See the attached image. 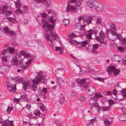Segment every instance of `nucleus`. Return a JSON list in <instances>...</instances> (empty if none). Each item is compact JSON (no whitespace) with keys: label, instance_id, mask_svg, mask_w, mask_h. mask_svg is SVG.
Wrapping results in <instances>:
<instances>
[{"label":"nucleus","instance_id":"nucleus-1","mask_svg":"<svg viewBox=\"0 0 126 126\" xmlns=\"http://www.w3.org/2000/svg\"><path fill=\"white\" fill-rule=\"evenodd\" d=\"M47 19L53 24H49L46 22L43 25L42 27L44 31H46L45 33L46 39L52 45L53 42L56 40V39L58 38V37L57 34L53 31L54 27V24L57 18L55 15L53 14L52 16L48 17Z\"/></svg>","mask_w":126,"mask_h":126},{"label":"nucleus","instance_id":"nucleus-2","mask_svg":"<svg viewBox=\"0 0 126 126\" xmlns=\"http://www.w3.org/2000/svg\"><path fill=\"white\" fill-rule=\"evenodd\" d=\"M37 77L32 80V81L33 84L30 86V89L34 91V92L37 88L36 85L35 84H37L41 81V79H44L45 78L44 75L41 71L37 73Z\"/></svg>","mask_w":126,"mask_h":126},{"label":"nucleus","instance_id":"nucleus-3","mask_svg":"<svg viewBox=\"0 0 126 126\" xmlns=\"http://www.w3.org/2000/svg\"><path fill=\"white\" fill-rule=\"evenodd\" d=\"M101 93L96 94L94 97H91L90 98V102L91 105L94 106V107H98L99 105L97 103L95 100V98H97L101 97Z\"/></svg>","mask_w":126,"mask_h":126},{"label":"nucleus","instance_id":"nucleus-4","mask_svg":"<svg viewBox=\"0 0 126 126\" xmlns=\"http://www.w3.org/2000/svg\"><path fill=\"white\" fill-rule=\"evenodd\" d=\"M107 71L109 74H111L113 73L115 75L118 74L120 72L119 69H117L114 66H111L108 67Z\"/></svg>","mask_w":126,"mask_h":126},{"label":"nucleus","instance_id":"nucleus-5","mask_svg":"<svg viewBox=\"0 0 126 126\" xmlns=\"http://www.w3.org/2000/svg\"><path fill=\"white\" fill-rule=\"evenodd\" d=\"M98 3H99V2L95 0H90L87 1L89 7L93 9L95 8Z\"/></svg>","mask_w":126,"mask_h":126},{"label":"nucleus","instance_id":"nucleus-6","mask_svg":"<svg viewBox=\"0 0 126 126\" xmlns=\"http://www.w3.org/2000/svg\"><path fill=\"white\" fill-rule=\"evenodd\" d=\"M7 87V90L13 92H15L16 88V85H11L9 83H7L6 85Z\"/></svg>","mask_w":126,"mask_h":126},{"label":"nucleus","instance_id":"nucleus-7","mask_svg":"<svg viewBox=\"0 0 126 126\" xmlns=\"http://www.w3.org/2000/svg\"><path fill=\"white\" fill-rule=\"evenodd\" d=\"M88 42L87 41H84L81 42H78V47H84L86 46H88Z\"/></svg>","mask_w":126,"mask_h":126},{"label":"nucleus","instance_id":"nucleus-8","mask_svg":"<svg viewBox=\"0 0 126 126\" xmlns=\"http://www.w3.org/2000/svg\"><path fill=\"white\" fill-rule=\"evenodd\" d=\"M76 8L75 7L72 5L68 4L66 7V10L68 12H74Z\"/></svg>","mask_w":126,"mask_h":126},{"label":"nucleus","instance_id":"nucleus-9","mask_svg":"<svg viewBox=\"0 0 126 126\" xmlns=\"http://www.w3.org/2000/svg\"><path fill=\"white\" fill-rule=\"evenodd\" d=\"M3 32L6 34H10L11 35H15V33L12 31H10L9 29L7 27H5L4 28L3 30Z\"/></svg>","mask_w":126,"mask_h":126},{"label":"nucleus","instance_id":"nucleus-10","mask_svg":"<svg viewBox=\"0 0 126 126\" xmlns=\"http://www.w3.org/2000/svg\"><path fill=\"white\" fill-rule=\"evenodd\" d=\"M13 121H10L6 120L4 121L2 125L3 126H13Z\"/></svg>","mask_w":126,"mask_h":126},{"label":"nucleus","instance_id":"nucleus-11","mask_svg":"<svg viewBox=\"0 0 126 126\" xmlns=\"http://www.w3.org/2000/svg\"><path fill=\"white\" fill-rule=\"evenodd\" d=\"M94 16H89L87 17H85L83 19L84 21L87 23L88 25L90 24L91 23V21L92 20Z\"/></svg>","mask_w":126,"mask_h":126},{"label":"nucleus","instance_id":"nucleus-12","mask_svg":"<svg viewBox=\"0 0 126 126\" xmlns=\"http://www.w3.org/2000/svg\"><path fill=\"white\" fill-rule=\"evenodd\" d=\"M103 5L99 2V3H98V4L97 5L95 9L98 12H101L103 10Z\"/></svg>","mask_w":126,"mask_h":126},{"label":"nucleus","instance_id":"nucleus-13","mask_svg":"<svg viewBox=\"0 0 126 126\" xmlns=\"http://www.w3.org/2000/svg\"><path fill=\"white\" fill-rule=\"evenodd\" d=\"M30 83V82L28 80H26L23 81L22 83L23 85V90L25 91L27 89V88L28 87Z\"/></svg>","mask_w":126,"mask_h":126},{"label":"nucleus","instance_id":"nucleus-14","mask_svg":"<svg viewBox=\"0 0 126 126\" xmlns=\"http://www.w3.org/2000/svg\"><path fill=\"white\" fill-rule=\"evenodd\" d=\"M19 54H18V56H20V55H22L24 57L29 58L30 57V55L28 53H26L24 51L22 50L20 51Z\"/></svg>","mask_w":126,"mask_h":126},{"label":"nucleus","instance_id":"nucleus-15","mask_svg":"<svg viewBox=\"0 0 126 126\" xmlns=\"http://www.w3.org/2000/svg\"><path fill=\"white\" fill-rule=\"evenodd\" d=\"M40 3H43L46 7L48 8L50 4V2L49 1H47L46 0H41Z\"/></svg>","mask_w":126,"mask_h":126},{"label":"nucleus","instance_id":"nucleus-16","mask_svg":"<svg viewBox=\"0 0 126 126\" xmlns=\"http://www.w3.org/2000/svg\"><path fill=\"white\" fill-rule=\"evenodd\" d=\"M89 88L90 89L88 90V92L90 95H92L95 94V89L93 87L90 86Z\"/></svg>","mask_w":126,"mask_h":126},{"label":"nucleus","instance_id":"nucleus-17","mask_svg":"<svg viewBox=\"0 0 126 126\" xmlns=\"http://www.w3.org/2000/svg\"><path fill=\"white\" fill-rule=\"evenodd\" d=\"M118 117L120 121H123L126 120V116L123 114L119 115Z\"/></svg>","mask_w":126,"mask_h":126},{"label":"nucleus","instance_id":"nucleus-18","mask_svg":"<svg viewBox=\"0 0 126 126\" xmlns=\"http://www.w3.org/2000/svg\"><path fill=\"white\" fill-rule=\"evenodd\" d=\"M32 60L30 59L26 63V66L25 65H22L21 67V68H22L23 70H25L26 68V66L30 64L32 62Z\"/></svg>","mask_w":126,"mask_h":126},{"label":"nucleus","instance_id":"nucleus-19","mask_svg":"<svg viewBox=\"0 0 126 126\" xmlns=\"http://www.w3.org/2000/svg\"><path fill=\"white\" fill-rule=\"evenodd\" d=\"M12 62L13 63L16 65H17L18 64V62L16 58L14 57L12 58Z\"/></svg>","mask_w":126,"mask_h":126},{"label":"nucleus","instance_id":"nucleus-20","mask_svg":"<svg viewBox=\"0 0 126 126\" xmlns=\"http://www.w3.org/2000/svg\"><path fill=\"white\" fill-rule=\"evenodd\" d=\"M57 81L58 83L59 86L61 87L63 86L62 84L63 83V80L60 78H56Z\"/></svg>","mask_w":126,"mask_h":126},{"label":"nucleus","instance_id":"nucleus-21","mask_svg":"<svg viewBox=\"0 0 126 126\" xmlns=\"http://www.w3.org/2000/svg\"><path fill=\"white\" fill-rule=\"evenodd\" d=\"M51 13V10H48L47 12H46L43 13L42 15V17H46L47 16V14H50Z\"/></svg>","mask_w":126,"mask_h":126},{"label":"nucleus","instance_id":"nucleus-22","mask_svg":"<svg viewBox=\"0 0 126 126\" xmlns=\"http://www.w3.org/2000/svg\"><path fill=\"white\" fill-rule=\"evenodd\" d=\"M55 50L57 52L60 54H62L63 52V48L62 47H56Z\"/></svg>","mask_w":126,"mask_h":126},{"label":"nucleus","instance_id":"nucleus-23","mask_svg":"<svg viewBox=\"0 0 126 126\" xmlns=\"http://www.w3.org/2000/svg\"><path fill=\"white\" fill-rule=\"evenodd\" d=\"M14 3L15 5V6L16 8L20 7L21 5V3L20 2L19 0L15 1Z\"/></svg>","mask_w":126,"mask_h":126},{"label":"nucleus","instance_id":"nucleus-24","mask_svg":"<svg viewBox=\"0 0 126 126\" xmlns=\"http://www.w3.org/2000/svg\"><path fill=\"white\" fill-rule=\"evenodd\" d=\"M104 123L107 126H110L112 124L111 122L109 121V120L107 119H106L104 121Z\"/></svg>","mask_w":126,"mask_h":126},{"label":"nucleus","instance_id":"nucleus-25","mask_svg":"<svg viewBox=\"0 0 126 126\" xmlns=\"http://www.w3.org/2000/svg\"><path fill=\"white\" fill-rule=\"evenodd\" d=\"M69 20L68 19H65L63 21V24L65 26L69 25L70 23Z\"/></svg>","mask_w":126,"mask_h":126},{"label":"nucleus","instance_id":"nucleus-26","mask_svg":"<svg viewBox=\"0 0 126 126\" xmlns=\"http://www.w3.org/2000/svg\"><path fill=\"white\" fill-rule=\"evenodd\" d=\"M110 107L109 106L108 107H102L101 108V109L103 111H108L110 109Z\"/></svg>","mask_w":126,"mask_h":126},{"label":"nucleus","instance_id":"nucleus-27","mask_svg":"<svg viewBox=\"0 0 126 126\" xmlns=\"http://www.w3.org/2000/svg\"><path fill=\"white\" fill-rule=\"evenodd\" d=\"M96 23L98 24H100L102 23V19L100 17H98L96 19Z\"/></svg>","mask_w":126,"mask_h":126},{"label":"nucleus","instance_id":"nucleus-28","mask_svg":"<svg viewBox=\"0 0 126 126\" xmlns=\"http://www.w3.org/2000/svg\"><path fill=\"white\" fill-rule=\"evenodd\" d=\"M15 13L16 14L20 15L22 13V11L20 8H17L15 10Z\"/></svg>","mask_w":126,"mask_h":126},{"label":"nucleus","instance_id":"nucleus-29","mask_svg":"<svg viewBox=\"0 0 126 126\" xmlns=\"http://www.w3.org/2000/svg\"><path fill=\"white\" fill-rule=\"evenodd\" d=\"M65 98L64 96H62L60 98L59 101L60 102L61 104H63L65 101Z\"/></svg>","mask_w":126,"mask_h":126},{"label":"nucleus","instance_id":"nucleus-30","mask_svg":"<svg viewBox=\"0 0 126 126\" xmlns=\"http://www.w3.org/2000/svg\"><path fill=\"white\" fill-rule=\"evenodd\" d=\"M0 73H3V74H5L6 73L3 66L0 67Z\"/></svg>","mask_w":126,"mask_h":126},{"label":"nucleus","instance_id":"nucleus-31","mask_svg":"<svg viewBox=\"0 0 126 126\" xmlns=\"http://www.w3.org/2000/svg\"><path fill=\"white\" fill-rule=\"evenodd\" d=\"M86 79H81L79 81H80L78 82V83H79L81 85L83 84H85V82L86 81Z\"/></svg>","mask_w":126,"mask_h":126},{"label":"nucleus","instance_id":"nucleus-32","mask_svg":"<svg viewBox=\"0 0 126 126\" xmlns=\"http://www.w3.org/2000/svg\"><path fill=\"white\" fill-rule=\"evenodd\" d=\"M92 33L89 31L88 32V34L87 35V37L88 39H90L92 38L91 35Z\"/></svg>","mask_w":126,"mask_h":126},{"label":"nucleus","instance_id":"nucleus-33","mask_svg":"<svg viewBox=\"0 0 126 126\" xmlns=\"http://www.w3.org/2000/svg\"><path fill=\"white\" fill-rule=\"evenodd\" d=\"M40 112L38 110H36L34 111V115L36 116H39L40 115Z\"/></svg>","mask_w":126,"mask_h":126},{"label":"nucleus","instance_id":"nucleus-34","mask_svg":"<svg viewBox=\"0 0 126 126\" xmlns=\"http://www.w3.org/2000/svg\"><path fill=\"white\" fill-rule=\"evenodd\" d=\"M99 36L102 39H104L105 37V34L103 33L102 32H100L99 33Z\"/></svg>","mask_w":126,"mask_h":126},{"label":"nucleus","instance_id":"nucleus-35","mask_svg":"<svg viewBox=\"0 0 126 126\" xmlns=\"http://www.w3.org/2000/svg\"><path fill=\"white\" fill-rule=\"evenodd\" d=\"M1 60L3 62H7V59L6 57L5 56H3L1 57Z\"/></svg>","mask_w":126,"mask_h":126},{"label":"nucleus","instance_id":"nucleus-36","mask_svg":"<svg viewBox=\"0 0 126 126\" xmlns=\"http://www.w3.org/2000/svg\"><path fill=\"white\" fill-rule=\"evenodd\" d=\"M15 51L14 48L13 47H10L8 49L9 52L11 54L14 53Z\"/></svg>","mask_w":126,"mask_h":126},{"label":"nucleus","instance_id":"nucleus-37","mask_svg":"<svg viewBox=\"0 0 126 126\" xmlns=\"http://www.w3.org/2000/svg\"><path fill=\"white\" fill-rule=\"evenodd\" d=\"M3 66V67L4 68L6 72H7L8 71L9 69V66L7 65H4Z\"/></svg>","mask_w":126,"mask_h":126},{"label":"nucleus","instance_id":"nucleus-38","mask_svg":"<svg viewBox=\"0 0 126 126\" xmlns=\"http://www.w3.org/2000/svg\"><path fill=\"white\" fill-rule=\"evenodd\" d=\"M113 31L110 30V33L113 36H115L116 35L117 33L115 32L116 31L113 30Z\"/></svg>","mask_w":126,"mask_h":126},{"label":"nucleus","instance_id":"nucleus-39","mask_svg":"<svg viewBox=\"0 0 126 126\" xmlns=\"http://www.w3.org/2000/svg\"><path fill=\"white\" fill-rule=\"evenodd\" d=\"M93 49L94 50H96L98 47V45L97 44H94L93 46Z\"/></svg>","mask_w":126,"mask_h":126},{"label":"nucleus","instance_id":"nucleus-40","mask_svg":"<svg viewBox=\"0 0 126 126\" xmlns=\"http://www.w3.org/2000/svg\"><path fill=\"white\" fill-rule=\"evenodd\" d=\"M83 0H77V6H80L81 4V1H83Z\"/></svg>","mask_w":126,"mask_h":126},{"label":"nucleus","instance_id":"nucleus-41","mask_svg":"<svg viewBox=\"0 0 126 126\" xmlns=\"http://www.w3.org/2000/svg\"><path fill=\"white\" fill-rule=\"evenodd\" d=\"M8 51L7 49L4 50L1 52V54L2 55H5L7 54Z\"/></svg>","mask_w":126,"mask_h":126},{"label":"nucleus","instance_id":"nucleus-42","mask_svg":"<svg viewBox=\"0 0 126 126\" xmlns=\"http://www.w3.org/2000/svg\"><path fill=\"white\" fill-rule=\"evenodd\" d=\"M6 9V7L4 5V7H3L1 10V12L3 14H4V13L5 12Z\"/></svg>","mask_w":126,"mask_h":126},{"label":"nucleus","instance_id":"nucleus-43","mask_svg":"<svg viewBox=\"0 0 126 126\" xmlns=\"http://www.w3.org/2000/svg\"><path fill=\"white\" fill-rule=\"evenodd\" d=\"M69 2L70 3H75L74 5V6H76L77 7H79V6H77V4H76V2H77V0H70L69 1Z\"/></svg>","mask_w":126,"mask_h":126},{"label":"nucleus","instance_id":"nucleus-44","mask_svg":"<svg viewBox=\"0 0 126 126\" xmlns=\"http://www.w3.org/2000/svg\"><path fill=\"white\" fill-rule=\"evenodd\" d=\"M110 27V28L113 29V30L116 31V29L114 25L112 24L111 25Z\"/></svg>","mask_w":126,"mask_h":126},{"label":"nucleus","instance_id":"nucleus-45","mask_svg":"<svg viewBox=\"0 0 126 126\" xmlns=\"http://www.w3.org/2000/svg\"><path fill=\"white\" fill-rule=\"evenodd\" d=\"M88 85L86 84H83L81 85V86L82 88L83 89H86L88 86Z\"/></svg>","mask_w":126,"mask_h":126},{"label":"nucleus","instance_id":"nucleus-46","mask_svg":"<svg viewBox=\"0 0 126 126\" xmlns=\"http://www.w3.org/2000/svg\"><path fill=\"white\" fill-rule=\"evenodd\" d=\"M76 36V34L75 33H71L70 34H69L68 35V36L71 37H74Z\"/></svg>","mask_w":126,"mask_h":126},{"label":"nucleus","instance_id":"nucleus-47","mask_svg":"<svg viewBox=\"0 0 126 126\" xmlns=\"http://www.w3.org/2000/svg\"><path fill=\"white\" fill-rule=\"evenodd\" d=\"M12 108L11 107H10V106L8 107L7 109V111L8 113L10 112L12 110Z\"/></svg>","mask_w":126,"mask_h":126},{"label":"nucleus","instance_id":"nucleus-48","mask_svg":"<svg viewBox=\"0 0 126 126\" xmlns=\"http://www.w3.org/2000/svg\"><path fill=\"white\" fill-rule=\"evenodd\" d=\"M115 36H116V38H114V39L113 40H116V38H117L118 39H121V37L119 35H118L117 34Z\"/></svg>","mask_w":126,"mask_h":126},{"label":"nucleus","instance_id":"nucleus-49","mask_svg":"<svg viewBox=\"0 0 126 126\" xmlns=\"http://www.w3.org/2000/svg\"><path fill=\"white\" fill-rule=\"evenodd\" d=\"M23 80V78L22 77H18V79L17 80V82H22Z\"/></svg>","mask_w":126,"mask_h":126},{"label":"nucleus","instance_id":"nucleus-50","mask_svg":"<svg viewBox=\"0 0 126 126\" xmlns=\"http://www.w3.org/2000/svg\"><path fill=\"white\" fill-rule=\"evenodd\" d=\"M12 13L11 11H7L5 13V15H6L9 16Z\"/></svg>","mask_w":126,"mask_h":126},{"label":"nucleus","instance_id":"nucleus-51","mask_svg":"<svg viewBox=\"0 0 126 126\" xmlns=\"http://www.w3.org/2000/svg\"><path fill=\"white\" fill-rule=\"evenodd\" d=\"M118 50L119 51L124 50V49L122 47H119L118 48Z\"/></svg>","mask_w":126,"mask_h":126},{"label":"nucleus","instance_id":"nucleus-52","mask_svg":"<svg viewBox=\"0 0 126 126\" xmlns=\"http://www.w3.org/2000/svg\"><path fill=\"white\" fill-rule=\"evenodd\" d=\"M90 32H91L92 34V33H93L94 34H97V32L95 30H90Z\"/></svg>","mask_w":126,"mask_h":126},{"label":"nucleus","instance_id":"nucleus-53","mask_svg":"<svg viewBox=\"0 0 126 126\" xmlns=\"http://www.w3.org/2000/svg\"><path fill=\"white\" fill-rule=\"evenodd\" d=\"M119 92H120L121 93H126V88L124 89H122V91H118Z\"/></svg>","mask_w":126,"mask_h":126},{"label":"nucleus","instance_id":"nucleus-54","mask_svg":"<svg viewBox=\"0 0 126 126\" xmlns=\"http://www.w3.org/2000/svg\"><path fill=\"white\" fill-rule=\"evenodd\" d=\"M31 107V106L29 104H27L25 106V108L28 110H29Z\"/></svg>","mask_w":126,"mask_h":126},{"label":"nucleus","instance_id":"nucleus-55","mask_svg":"<svg viewBox=\"0 0 126 126\" xmlns=\"http://www.w3.org/2000/svg\"><path fill=\"white\" fill-rule=\"evenodd\" d=\"M109 103L110 106H111L114 104V102L113 100H110L109 101Z\"/></svg>","mask_w":126,"mask_h":126},{"label":"nucleus","instance_id":"nucleus-56","mask_svg":"<svg viewBox=\"0 0 126 126\" xmlns=\"http://www.w3.org/2000/svg\"><path fill=\"white\" fill-rule=\"evenodd\" d=\"M95 50H94L93 49L91 51L92 53L94 54H96L97 53V52Z\"/></svg>","mask_w":126,"mask_h":126},{"label":"nucleus","instance_id":"nucleus-57","mask_svg":"<svg viewBox=\"0 0 126 126\" xmlns=\"http://www.w3.org/2000/svg\"><path fill=\"white\" fill-rule=\"evenodd\" d=\"M85 97L84 96H82L79 99L80 101H83L85 99Z\"/></svg>","mask_w":126,"mask_h":126},{"label":"nucleus","instance_id":"nucleus-58","mask_svg":"<svg viewBox=\"0 0 126 126\" xmlns=\"http://www.w3.org/2000/svg\"><path fill=\"white\" fill-rule=\"evenodd\" d=\"M95 120L94 119V118L92 119L90 121H89L90 122V123H91L95 122Z\"/></svg>","mask_w":126,"mask_h":126},{"label":"nucleus","instance_id":"nucleus-59","mask_svg":"<svg viewBox=\"0 0 126 126\" xmlns=\"http://www.w3.org/2000/svg\"><path fill=\"white\" fill-rule=\"evenodd\" d=\"M97 80H99V81H103V80H104V79H103V78H97Z\"/></svg>","mask_w":126,"mask_h":126},{"label":"nucleus","instance_id":"nucleus-60","mask_svg":"<svg viewBox=\"0 0 126 126\" xmlns=\"http://www.w3.org/2000/svg\"><path fill=\"white\" fill-rule=\"evenodd\" d=\"M42 90L44 93H46L47 92V89L45 88H43Z\"/></svg>","mask_w":126,"mask_h":126},{"label":"nucleus","instance_id":"nucleus-61","mask_svg":"<svg viewBox=\"0 0 126 126\" xmlns=\"http://www.w3.org/2000/svg\"><path fill=\"white\" fill-rule=\"evenodd\" d=\"M7 18L9 20H11V21H13L14 20V18H12L11 17H8Z\"/></svg>","mask_w":126,"mask_h":126},{"label":"nucleus","instance_id":"nucleus-62","mask_svg":"<svg viewBox=\"0 0 126 126\" xmlns=\"http://www.w3.org/2000/svg\"><path fill=\"white\" fill-rule=\"evenodd\" d=\"M106 94L108 95H111V93L110 91H108L107 92Z\"/></svg>","mask_w":126,"mask_h":126},{"label":"nucleus","instance_id":"nucleus-63","mask_svg":"<svg viewBox=\"0 0 126 126\" xmlns=\"http://www.w3.org/2000/svg\"><path fill=\"white\" fill-rule=\"evenodd\" d=\"M26 116L29 118H31L32 117V115L31 113H30L29 114H27Z\"/></svg>","mask_w":126,"mask_h":126},{"label":"nucleus","instance_id":"nucleus-64","mask_svg":"<svg viewBox=\"0 0 126 126\" xmlns=\"http://www.w3.org/2000/svg\"><path fill=\"white\" fill-rule=\"evenodd\" d=\"M122 40L124 44L125 45H126V38H124Z\"/></svg>","mask_w":126,"mask_h":126}]
</instances>
